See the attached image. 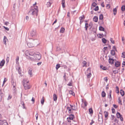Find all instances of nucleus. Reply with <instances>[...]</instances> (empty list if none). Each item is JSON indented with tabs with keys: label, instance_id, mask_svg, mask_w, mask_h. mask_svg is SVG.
I'll use <instances>...</instances> for the list:
<instances>
[{
	"label": "nucleus",
	"instance_id": "f257e3e1",
	"mask_svg": "<svg viewBox=\"0 0 125 125\" xmlns=\"http://www.w3.org/2000/svg\"><path fill=\"white\" fill-rule=\"evenodd\" d=\"M25 55L27 58L31 61H39L41 58V55L39 53L38 54H33L28 51L25 52Z\"/></svg>",
	"mask_w": 125,
	"mask_h": 125
},
{
	"label": "nucleus",
	"instance_id": "f03ea898",
	"mask_svg": "<svg viewBox=\"0 0 125 125\" xmlns=\"http://www.w3.org/2000/svg\"><path fill=\"white\" fill-rule=\"evenodd\" d=\"M36 4V2H35V3L33 5V6L31 7L29 13L33 15H36L37 17L38 15L37 13L38 11V8L37 6H35Z\"/></svg>",
	"mask_w": 125,
	"mask_h": 125
},
{
	"label": "nucleus",
	"instance_id": "7ed1b4c3",
	"mask_svg": "<svg viewBox=\"0 0 125 125\" xmlns=\"http://www.w3.org/2000/svg\"><path fill=\"white\" fill-rule=\"evenodd\" d=\"M36 4V2H35V3L33 5V6L31 7L29 13L33 15H36L37 17L38 15L37 13L38 11V8L37 6H35Z\"/></svg>",
	"mask_w": 125,
	"mask_h": 125
},
{
	"label": "nucleus",
	"instance_id": "20e7f679",
	"mask_svg": "<svg viewBox=\"0 0 125 125\" xmlns=\"http://www.w3.org/2000/svg\"><path fill=\"white\" fill-rule=\"evenodd\" d=\"M36 4V2H35V3L33 5V6L31 7L29 13L33 15H36L37 17L38 15L37 13L38 11V8L37 6H35Z\"/></svg>",
	"mask_w": 125,
	"mask_h": 125
},
{
	"label": "nucleus",
	"instance_id": "39448f33",
	"mask_svg": "<svg viewBox=\"0 0 125 125\" xmlns=\"http://www.w3.org/2000/svg\"><path fill=\"white\" fill-rule=\"evenodd\" d=\"M29 83V81H27L25 80L24 81L23 84L25 90L29 89L31 88V86Z\"/></svg>",
	"mask_w": 125,
	"mask_h": 125
},
{
	"label": "nucleus",
	"instance_id": "423d86ee",
	"mask_svg": "<svg viewBox=\"0 0 125 125\" xmlns=\"http://www.w3.org/2000/svg\"><path fill=\"white\" fill-rule=\"evenodd\" d=\"M1 115L0 114V125H8L6 120H1Z\"/></svg>",
	"mask_w": 125,
	"mask_h": 125
},
{
	"label": "nucleus",
	"instance_id": "0eeeda50",
	"mask_svg": "<svg viewBox=\"0 0 125 125\" xmlns=\"http://www.w3.org/2000/svg\"><path fill=\"white\" fill-rule=\"evenodd\" d=\"M30 35L32 37H35L36 35V31L35 30H33L30 32Z\"/></svg>",
	"mask_w": 125,
	"mask_h": 125
},
{
	"label": "nucleus",
	"instance_id": "6e6552de",
	"mask_svg": "<svg viewBox=\"0 0 125 125\" xmlns=\"http://www.w3.org/2000/svg\"><path fill=\"white\" fill-rule=\"evenodd\" d=\"M116 116L118 118H119L121 121H123V118L122 117V116L119 113L117 112L116 113Z\"/></svg>",
	"mask_w": 125,
	"mask_h": 125
},
{
	"label": "nucleus",
	"instance_id": "1a4fd4ad",
	"mask_svg": "<svg viewBox=\"0 0 125 125\" xmlns=\"http://www.w3.org/2000/svg\"><path fill=\"white\" fill-rule=\"evenodd\" d=\"M74 117L75 116L73 114H70V115L69 117L67 118V119L73 120Z\"/></svg>",
	"mask_w": 125,
	"mask_h": 125
},
{
	"label": "nucleus",
	"instance_id": "9d476101",
	"mask_svg": "<svg viewBox=\"0 0 125 125\" xmlns=\"http://www.w3.org/2000/svg\"><path fill=\"white\" fill-rule=\"evenodd\" d=\"M5 63V61L4 59H3L0 62V68H1L3 66Z\"/></svg>",
	"mask_w": 125,
	"mask_h": 125
},
{
	"label": "nucleus",
	"instance_id": "9b49d317",
	"mask_svg": "<svg viewBox=\"0 0 125 125\" xmlns=\"http://www.w3.org/2000/svg\"><path fill=\"white\" fill-rule=\"evenodd\" d=\"M114 60L113 59L109 57L108 59V62L110 64H114Z\"/></svg>",
	"mask_w": 125,
	"mask_h": 125
},
{
	"label": "nucleus",
	"instance_id": "f8f14e48",
	"mask_svg": "<svg viewBox=\"0 0 125 125\" xmlns=\"http://www.w3.org/2000/svg\"><path fill=\"white\" fill-rule=\"evenodd\" d=\"M99 30L102 31H104L105 32V33L104 34V35H106V31L105 32L104 31V29L103 27L102 26H100L99 27Z\"/></svg>",
	"mask_w": 125,
	"mask_h": 125
},
{
	"label": "nucleus",
	"instance_id": "ddd939ff",
	"mask_svg": "<svg viewBox=\"0 0 125 125\" xmlns=\"http://www.w3.org/2000/svg\"><path fill=\"white\" fill-rule=\"evenodd\" d=\"M27 45L28 47L30 48L34 46V44L31 42H29L27 43Z\"/></svg>",
	"mask_w": 125,
	"mask_h": 125
},
{
	"label": "nucleus",
	"instance_id": "4468645a",
	"mask_svg": "<svg viewBox=\"0 0 125 125\" xmlns=\"http://www.w3.org/2000/svg\"><path fill=\"white\" fill-rule=\"evenodd\" d=\"M3 95V94L1 92V89H0V102L1 101L2 97Z\"/></svg>",
	"mask_w": 125,
	"mask_h": 125
},
{
	"label": "nucleus",
	"instance_id": "2eb2a0df",
	"mask_svg": "<svg viewBox=\"0 0 125 125\" xmlns=\"http://www.w3.org/2000/svg\"><path fill=\"white\" fill-rule=\"evenodd\" d=\"M6 40H7V39L6 37L5 36L4 37L3 42V44L5 45H6Z\"/></svg>",
	"mask_w": 125,
	"mask_h": 125
},
{
	"label": "nucleus",
	"instance_id": "dca6fc26",
	"mask_svg": "<svg viewBox=\"0 0 125 125\" xmlns=\"http://www.w3.org/2000/svg\"><path fill=\"white\" fill-rule=\"evenodd\" d=\"M57 96L55 94H54L53 95V100L54 101H56L57 100Z\"/></svg>",
	"mask_w": 125,
	"mask_h": 125
},
{
	"label": "nucleus",
	"instance_id": "f3484780",
	"mask_svg": "<svg viewBox=\"0 0 125 125\" xmlns=\"http://www.w3.org/2000/svg\"><path fill=\"white\" fill-rule=\"evenodd\" d=\"M120 63L119 62H118V61H117L116 62L115 64V66L116 67H118L120 66Z\"/></svg>",
	"mask_w": 125,
	"mask_h": 125
},
{
	"label": "nucleus",
	"instance_id": "a211bd4d",
	"mask_svg": "<svg viewBox=\"0 0 125 125\" xmlns=\"http://www.w3.org/2000/svg\"><path fill=\"white\" fill-rule=\"evenodd\" d=\"M93 20L95 22H97L98 20V17L96 16H94L93 18Z\"/></svg>",
	"mask_w": 125,
	"mask_h": 125
},
{
	"label": "nucleus",
	"instance_id": "6ab92c4d",
	"mask_svg": "<svg viewBox=\"0 0 125 125\" xmlns=\"http://www.w3.org/2000/svg\"><path fill=\"white\" fill-rule=\"evenodd\" d=\"M111 93L112 91L111 90H110L109 92V93L108 95V97L109 98L111 99H112V98L111 97Z\"/></svg>",
	"mask_w": 125,
	"mask_h": 125
},
{
	"label": "nucleus",
	"instance_id": "aec40b11",
	"mask_svg": "<svg viewBox=\"0 0 125 125\" xmlns=\"http://www.w3.org/2000/svg\"><path fill=\"white\" fill-rule=\"evenodd\" d=\"M11 83L12 85L13 86V87H15V86H16V83L14 82L13 80L12 79L11 80Z\"/></svg>",
	"mask_w": 125,
	"mask_h": 125
},
{
	"label": "nucleus",
	"instance_id": "412c9836",
	"mask_svg": "<svg viewBox=\"0 0 125 125\" xmlns=\"http://www.w3.org/2000/svg\"><path fill=\"white\" fill-rule=\"evenodd\" d=\"M97 36L98 37L100 38H103L104 37V35L103 34H97Z\"/></svg>",
	"mask_w": 125,
	"mask_h": 125
},
{
	"label": "nucleus",
	"instance_id": "4be33fe9",
	"mask_svg": "<svg viewBox=\"0 0 125 125\" xmlns=\"http://www.w3.org/2000/svg\"><path fill=\"white\" fill-rule=\"evenodd\" d=\"M120 94L122 96H123L125 94L124 91L122 89L120 90Z\"/></svg>",
	"mask_w": 125,
	"mask_h": 125
},
{
	"label": "nucleus",
	"instance_id": "5701e85b",
	"mask_svg": "<svg viewBox=\"0 0 125 125\" xmlns=\"http://www.w3.org/2000/svg\"><path fill=\"white\" fill-rule=\"evenodd\" d=\"M67 109L68 110V113H73V111L69 107H67Z\"/></svg>",
	"mask_w": 125,
	"mask_h": 125
},
{
	"label": "nucleus",
	"instance_id": "b1692460",
	"mask_svg": "<svg viewBox=\"0 0 125 125\" xmlns=\"http://www.w3.org/2000/svg\"><path fill=\"white\" fill-rule=\"evenodd\" d=\"M82 102L84 103V106H86L87 104V103L85 100H83V99H82Z\"/></svg>",
	"mask_w": 125,
	"mask_h": 125
},
{
	"label": "nucleus",
	"instance_id": "393cba45",
	"mask_svg": "<svg viewBox=\"0 0 125 125\" xmlns=\"http://www.w3.org/2000/svg\"><path fill=\"white\" fill-rule=\"evenodd\" d=\"M28 73L29 74L31 77L32 76V70L31 69H30L28 71Z\"/></svg>",
	"mask_w": 125,
	"mask_h": 125
},
{
	"label": "nucleus",
	"instance_id": "a878e982",
	"mask_svg": "<svg viewBox=\"0 0 125 125\" xmlns=\"http://www.w3.org/2000/svg\"><path fill=\"white\" fill-rule=\"evenodd\" d=\"M65 2L64 0H62V7L63 8H64L65 7Z\"/></svg>",
	"mask_w": 125,
	"mask_h": 125
},
{
	"label": "nucleus",
	"instance_id": "bb28decb",
	"mask_svg": "<svg viewBox=\"0 0 125 125\" xmlns=\"http://www.w3.org/2000/svg\"><path fill=\"white\" fill-rule=\"evenodd\" d=\"M101 95L102 97H104L106 96V93L104 91H103Z\"/></svg>",
	"mask_w": 125,
	"mask_h": 125
},
{
	"label": "nucleus",
	"instance_id": "cd10ccee",
	"mask_svg": "<svg viewBox=\"0 0 125 125\" xmlns=\"http://www.w3.org/2000/svg\"><path fill=\"white\" fill-rule=\"evenodd\" d=\"M111 54L112 55L114 56L115 55V51L114 50H112L111 51Z\"/></svg>",
	"mask_w": 125,
	"mask_h": 125
},
{
	"label": "nucleus",
	"instance_id": "c85d7f7f",
	"mask_svg": "<svg viewBox=\"0 0 125 125\" xmlns=\"http://www.w3.org/2000/svg\"><path fill=\"white\" fill-rule=\"evenodd\" d=\"M102 41L103 43L105 44L107 40L105 38H103L102 39Z\"/></svg>",
	"mask_w": 125,
	"mask_h": 125
},
{
	"label": "nucleus",
	"instance_id": "c756f323",
	"mask_svg": "<svg viewBox=\"0 0 125 125\" xmlns=\"http://www.w3.org/2000/svg\"><path fill=\"white\" fill-rule=\"evenodd\" d=\"M85 18V17L84 15H83L82 16L80 17L79 18V19L80 20H83Z\"/></svg>",
	"mask_w": 125,
	"mask_h": 125
},
{
	"label": "nucleus",
	"instance_id": "7c9ffc66",
	"mask_svg": "<svg viewBox=\"0 0 125 125\" xmlns=\"http://www.w3.org/2000/svg\"><path fill=\"white\" fill-rule=\"evenodd\" d=\"M65 29L64 28L62 27L60 30V32L61 33H63L64 32Z\"/></svg>",
	"mask_w": 125,
	"mask_h": 125
},
{
	"label": "nucleus",
	"instance_id": "2f4dec72",
	"mask_svg": "<svg viewBox=\"0 0 125 125\" xmlns=\"http://www.w3.org/2000/svg\"><path fill=\"white\" fill-rule=\"evenodd\" d=\"M117 9L116 8L114 9H113V11H114V15L116 14L117 12Z\"/></svg>",
	"mask_w": 125,
	"mask_h": 125
},
{
	"label": "nucleus",
	"instance_id": "473e14b6",
	"mask_svg": "<svg viewBox=\"0 0 125 125\" xmlns=\"http://www.w3.org/2000/svg\"><path fill=\"white\" fill-rule=\"evenodd\" d=\"M69 94H72L73 95H74L75 94L74 93L73 91L72 90H70L69 91Z\"/></svg>",
	"mask_w": 125,
	"mask_h": 125
},
{
	"label": "nucleus",
	"instance_id": "72a5a7b5",
	"mask_svg": "<svg viewBox=\"0 0 125 125\" xmlns=\"http://www.w3.org/2000/svg\"><path fill=\"white\" fill-rule=\"evenodd\" d=\"M104 113L105 114L104 116L105 118L107 117L108 115V112L106 111L104 112Z\"/></svg>",
	"mask_w": 125,
	"mask_h": 125
},
{
	"label": "nucleus",
	"instance_id": "f704fd0d",
	"mask_svg": "<svg viewBox=\"0 0 125 125\" xmlns=\"http://www.w3.org/2000/svg\"><path fill=\"white\" fill-rule=\"evenodd\" d=\"M116 92L117 93H119V88L118 86H116Z\"/></svg>",
	"mask_w": 125,
	"mask_h": 125
},
{
	"label": "nucleus",
	"instance_id": "c9c22d12",
	"mask_svg": "<svg viewBox=\"0 0 125 125\" xmlns=\"http://www.w3.org/2000/svg\"><path fill=\"white\" fill-rule=\"evenodd\" d=\"M103 19V16L102 14L100 15L99 17V19L100 20H102Z\"/></svg>",
	"mask_w": 125,
	"mask_h": 125
},
{
	"label": "nucleus",
	"instance_id": "e433bc0d",
	"mask_svg": "<svg viewBox=\"0 0 125 125\" xmlns=\"http://www.w3.org/2000/svg\"><path fill=\"white\" fill-rule=\"evenodd\" d=\"M51 4L52 3H51L50 2H47L46 4V5L47 6V7H50L51 6Z\"/></svg>",
	"mask_w": 125,
	"mask_h": 125
},
{
	"label": "nucleus",
	"instance_id": "4c0bfd02",
	"mask_svg": "<svg viewBox=\"0 0 125 125\" xmlns=\"http://www.w3.org/2000/svg\"><path fill=\"white\" fill-rule=\"evenodd\" d=\"M44 97H42L41 100V103L43 105L44 104Z\"/></svg>",
	"mask_w": 125,
	"mask_h": 125
},
{
	"label": "nucleus",
	"instance_id": "58836bf2",
	"mask_svg": "<svg viewBox=\"0 0 125 125\" xmlns=\"http://www.w3.org/2000/svg\"><path fill=\"white\" fill-rule=\"evenodd\" d=\"M125 6L123 5L122 6L121 8V10L122 11H125Z\"/></svg>",
	"mask_w": 125,
	"mask_h": 125
},
{
	"label": "nucleus",
	"instance_id": "ea45409f",
	"mask_svg": "<svg viewBox=\"0 0 125 125\" xmlns=\"http://www.w3.org/2000/svg\"><path fill=\"white\" fill-rule=\"evenodd\" d=\"M121 57L123 58H125V52H123L122 53Z\"/></svg>",
	"mask_w": 125,
	"mask_h": 125
},
{
	"label": "nucleus",
	"instance_id": "a19ab883",
	"mask_svg": "<svg viewBox=\"0 0 125 125\" xmlns=\"http://www.w3.org/2000/svg\"><path fill=\"white\" fill-rule=\"evenodd\" d=\"M18 72L20 74H21V67H18Z\"/></svg>",
	"mask_w": 125,
	"mask_h": 125
},
{
	"label": "nucleus",
	"instance_id": "79ce46f5",
	"mask_svg": "<svg viewBox=\"0 0 125 125\" xmlns=\"http://www.w3.org/2000/svg\"><path fill=\"white\" fill-rule=\"evenodd\" d=\"M60 67V65L59 64H57L56 67V70H57L58 68Z\"/></svg>",
	"mask_w": 125,
	"mask_h": 125
},
{
	"label": "nucleus",
	"instance_id": "37998d69",
	"mask_svg": "<svg viewBox=\"0 0 125 125\" xmlns=\"http://www.w3.org/2000/svg\"><path fill=\"white\" fill-rule=\"evenodd\" d=\"M89 112L90 114H93V111L92 109V108H90L89 109Z\"/></svg>",
	"mask_w": 125,
	"mask_h": 125
},
{
	"label": "nucleus",
	"instance_id": "c03bdc74",
	"mask_svg": "<svg viewBox=\"0 0 125 125\" xmlns=\"http://www.w3.org/2000/svg\"><path fill=\"white\" fill-rule=\"evenodd\" d=\"M118 102L119 104H122L121 103L122 101L120 100V97H119L118 98Z\"/></svg>",
	"mask_w": 125,
	"mask_h": 125
},
{
	"label": "nucleus",
	"instance_id": "a18cd8bd",
	"mask_svg": "<svg viewBox=\"0 0 125 125\" xmlns=\"http://www.w3.org/2000/svg\"><path fill=\"white\" fill-rule=\"evenodd\" d=\"M103 67V66L102 65L100 66V67L101 68H102V69L103 70H106L107 69V68L105 67H103L102 68V67Z\"/></svg>",
	"mask_w": 125,
	"mask_h": 125
},
{
	"label": "nucleus",
	"instance_id": "49530a36",
	"mask_svg": "<svg viewBox=\"0 0 125 125\" xmlns=\"http://www.w3.org/2000/svg\"><path fill=\"white\" fill-rule=\"evenodd\" d=\"M91 73H90L87 75V78H89L91 77Z\"/></svg>",
	"mask_w": 125,
	"mask_h": 125
},
{
	"label": "nucleus",
	"instance_id": "de8ad7c7",
	"mask_svg": "<svg viewBox=\"0 0 125 125\" xmlns=\"http://www.w3.org/2000/svg\"><path fill=\"white\" fill-rule=\"evenodd\" d=\"M19 57L18 56H17V57L16 58V63L17 64L19 60Z\"/></svg>",
	"mask_w": 125,
	"mask_h": 125
},
{
	"label": "nucleus",
	"instance_id": "09e8293b",
	"mask_svg": "<svg viewBox=\"0 0 125 125\" xmlns=\"http://www.w3.org/2000/svg\"><path fill=\"white\" fill-rule=\"evenodd\" d=\"M97 5V4L95 2H93L92 5V6L94 7H95Z\"/></svg>",
	"mask_w": 125,
	"mask_h": 125
},
{
	"label": "nucleus",
	"instance_id": "8fccbe9b",
	"mask_svg": "<svg viewBox=\"0 0 125 125\" xmlns=\"http://www.w3.org/2000/svg\"><path fill=\"white\" fill-rule=\"evenodd\" d=\"M21 104L23 106V109H25V104L23 102H21Z\"/></svg>",
	"mask_w": 125,
	"mask_h": 125
},
{
	"label": "nucleus",
	"instance_id": "3c124183",
	"mask_svg": "<svg viewBox=\"0 0 125 125\" xmlns=\"http://www.w3.org/2000/svg\"><path fill=\"white\" fill-rule=\"evenodd\" d=\"M83 67L85 65H86V62L85 61H83Z\"/></svg>",
	"mask_w": 125,
	"mask_h": 125
},
{
	"label": "nucleus",
	"instance_id": "603ef678",
	"mask_svg": "<svg viewBox=\"0 0 125 125\" xmlns=\"http://www.w3.org/2000/svg\"><path fill=\"white\" fill-rule=\"evenodd\" d=\"M110 41L111 42L113 43L114 44L115 43V42L113 40V39L112 38H111L110 39Z\"/></svg>",
	"mask_w": 125,
	"mask_h": 125
},
{
	"label": "nucleus",
	"instance_id": "864d4df0",
	"mask_svg": "<svg viewBox=\"0 0 125 125\" xmlns=\"http://www.w3.org/2000/svg\"><path fill=\"white\" fill-rule=\"evenodd\" d=\"M112 113H113L114 114L115 113V109L113 107L112 109Z\"/></svg>",
	"mask_w": 125,
	"mask_h": 125
},
{
	"label": "nucleus",
	"instance_id": "5fc2aeb1",
	"mask_svg": "<svg viewBox=\"0 0 125 125\" xmlns=\"http://www.w3.org/2000/svg\"><path fill=\"white\" fill-rule=\"evenodd\" d=\"M12 98V96L10 95H9L8 97L7 98L8 100H9L11 99Z\"/></svg>",
	"mask_w": 125,
	"mask_h": 125
},
{
	"label": "nucleus",
	"instance_id": "6e6d98bb",
	"mask_svg": "<svg viewBox=\"0 0 125 125\" xmlns=\"http://www.w3.org/2000/svg\"><path fill=\"white\" fill-rule=\"evenodd\" d=\"M99 9V7L98 6H97L94 8V10L95 11H97Z\"/></svg>",
	"mask_w": 125,
	"mask_h": 125
},
{
	"label": "nucleus",
	"instance_id": "4d7b16f0",
	"mask_svg": "<svg viewBox=\"0 0 125 125\" xmlns=\"http://www.w3.org/2000/svg\"><path fill=\"white\" fill-rule=\"evenodd\" d=\"M9 57L8 56H7L6 60V61L7 62V63H8L9 61Z\"/></svg>",
	"mask_w": 125,
	"mask_h": 125
},
{
	"label": "nucleus",
	"instance_id": "13d9d810",
	"mask_svg": "<svg viewBox=\"0 0 125 125\" xmlns=\"http://www.w3.org/2000/svg\"><path fill=\"white\" fill-rule=\"evenodd\" d=\"M7 79L6 78H4V79L3 81V84H4L7 81Z\"/></svg>",
	"mask_w": 125,
	"mask_h": 125
},
{
	"label": "nucleus",
	"instance_id": "bf43d9fd",
	"mask_svg": "<svg viewBox=\"0 0 125 125\" xmlns=\"http://www.w3.org/2000/svg\"><path fill=\"white\" fill-rule=\"evenodd\" d=\"M76 108L75 105H74L73 106V107H72V109L73 110H76Z\"/></svg>",
	"mask_w": 125,
	"mask_h": 125
},
{
	"label": "nucleus",
	"instance_id": "052dcab7",
	"mask_svg": "<svg viewBox=\"0 0 125 125\" xmlns=\"http://www.w3.org/2000/svg\"><path fill=\"white\" fill-rule=\"evenodd\" d=\"M104 80L106 82H107V81L108 79H107V77H106L104 78Z\"/></svg>",
	"mask_w": 125,
	"mask_h": 125
},
{
	"label": "nucleus",
	"instance_id": "680f3d73",
	"mask_svg": "<svg viewBox=\"0 0 125 125\" xmlns=\"http://www.w3.org/2000/svg\"><path fill=\"white\" fill-rule=\"evenodd\" d=\"M3 27L5 29L7 30V31H9V29L7 27H6L5 26H3Z\"/></svg>",
	"mask_w": 125,
	"mask_h": 125
},
{
	"label": "nucleus",
	"instance_id": "e2e57ef3",
	"mask_svg": "<svg viewBox=\"0 0 125 125\" xmlns=\"http://www.w3.org/2000/svg\"><path fill=\"white\" fill-rule=\"evenodd\" d=\"M67 85L69 86H72V84L71 82H69L67 84Z\"/></svg>",
	"mask_w": 125,
	"mask_h": 125
},
{
	"label": "nucleus",
	"instance_id": "0e129e2a",
	"mask_svg": "<svg viewBox=\"0 0 125 125\" xmlns=\"http://www.w3.org/2000/svg\"><path fill=\"white\" fill-rule=\"evenodd\" d=\"M91 121V122L90 124V125H92V124L94 123V121H93V120H92Z\"/></svg>",
	"mask_w": 125,
	"mask_h": 125
},
{
	"label": "nucleus",
	"instance_id": "69168bd1",
	"mask_svg": "<svg viewBox=\"0 0 125 125\" xmlns=\"http://www.w3.org/2000/svg\"><path fill=\"white\" fill-rule=\"evenodd\" d=\"M122 41L123 42V43H124V40H125V39H124V37H122Z\"/></svg>",
	"mask_w": 125,
	"mask_h": 125
},
{
	"label": "nucleus",
	"instance_id": "338daca9",
	"mask_svg": "<svg viewBox=\"0 0 125 125\" xmlns=\"http://www.w3.org/2000/svg\"><path fill=\"white\" fill-rule=\"evenodd\" d=\"M122 65H123L122 66V67H124V66L125 65V62L123 61L122 63Z\"/></svg>",
	"mask_w": 125,
	"mask_h": 125
},
{
	"label": "nucleus",
	"instance_id": "774afa93",
	"mask_svg": "<svg viewBox=\"0 0 125 125\" xmlns=\"http://www.w3.org/2000/svg\"><path fill=\"white\" fill-rule=\"evenodd\" d=\"M113 106L115 108H117L118 107L115 104H114L113 105Z\"/></svg>",
	"mask_w": 125,
	"mask_h": 125
}]
</instances>
